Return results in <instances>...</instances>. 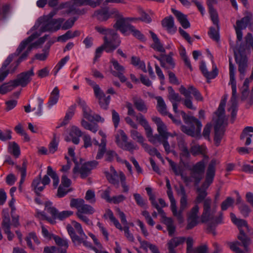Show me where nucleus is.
I'll return each mask as SVG.
<instances>
[{"instance_id": "1", "label": "nucleus", "mask_w": 253, "mask_h": 253, "mask_svg": "<svg viewBox=\"0 0 253 253\" xmlns=\"http://www.w3.org/2000/svg\"><path fill=\"white\" fill-rule=\"evenodd\" d=\"M227 97L222 98L220 102L217 110L214 113L213 117V121L214 123V137L215 144L218 146L220 143L223 129L227 125L225 119L224 108L226 103Z\"/></svg>"}, {"instance_id": "2", "label": "nucleus", "mask_w": 253, "mask_h": 253, "mask_svg": "<svg viewBox=\"0 0 253 253\" xmlns=\"http://www.w3.org/2000/svg\"><path fill=\"white\" fill-rule=\"evenodd\" d=\"M95 29L100 34L105 35L104 46L107 47V53L113 52L120 45L121 41L119 35L114 30L101 26H95Z\"/></svg>"}, {"instance_id": "3", "label": "nucleus", "mask_w": 253, "mask_h": 253, "mask_svg": "<svg viewBox=\"0 0 253 253\" xmlns=\"http://www.w3.org/2000/svg\"><path fill=\"white\" fill-rule=\"evenodd\" d=\"M216 160H212L208 165L206 174L205 182L201 188L198 189V195L195 200L196 205L200 203L202 201L205 200L207 195L206 190L212 183L215 173Z\"/></svg>"}, {"instance_id": "4", "label": "nucleus", "mask_w": 253, "mask_h": 253, "mask_svg": "<svg viewBox=\"0 0 253 253\" xmlns=\"http://www.w3.org/2000/svg\"><path fill=\"white\" fill-rule=\"evenodd\" d=\"M40 35L41 34H38L37 32L32 34L27 39L21 42L16 52L14 54H10L7 57L6 59L3 62L2 67L0 69V82L2 81L8 75L9 71V70L5 69L7 66L12 61L13 57L14 56H18L19 54L26 47V46L28 45V44L32 42L34 40L39 37Z\"/></svg>"}, {"instance_id": "5", "label": "nucleus", "mask_w": 253, "mask_h": 253, "mask_svg": "<svg viewBox=\"0 0 253 253\" xmlns=\"http://www.w3.org/2000/svg\"><path fill=\"white\" fill-rule=\"evenodd\" d=\"M229 77L230 81L229 84L231 85L232 88V97L230 102L231 106L228 108V111L231 112V117L233 120L236 118L237 112V94L236 82L235 80V70L236 68L232 63V59H229Z\"/></svg>"}, {"instance_id": "6", "label": "nucleus", "mask_w": 253, "mask_h": 253, "mask_svg": "<svg viewBox=\"0 0 253 253\" xmlns=\"http://www.w3.org/2000/svg\"><path fill=\"white\" fill-rule=\"evenodd\" d=\"M181 115L186 124H189L190 127L182 126L181 130L185 133L192 137H198L200 134L201 123L196 118L187 115L184 111H180Z\"/></svg>"}, {"instance_id": "7", "label": "nucleus", "mask_w": 253, "mask_h": 253, "mask_svg": "<svg viewBox=\"0 0 253 253\" xmlns=\"http://www.w3.org/2000/svg\"><path fill=\"white\" fill-rule=\"evenodd\" d=\"M230 217L232 221L238 227L240 234L238 236V239L241 242L242 245L244 247L246 252L249 251L248 248L251 244L250 239L245 233V230H249V226L247 221L242 219L237 218L235 214L230 213Z\"/></svg>"}, {"instance_id": "8", "label": "nucleus", "mask_w": 253, "mask_h": 253, "mask_svg": "<svg viewBox=\"0 0 253 253\" xmlns=\"http://www.w3.org/2000/svg\"><path fill=\"white\" fill-rule=\"evenodd\" d=\"M247 47L245 44H241L234 50L235 58L238 65V71L240 78L243 79L248 67V60L246 56Z\"/></svg>"}, {"instance_id": "9", "label": "nucleus", "mask_w": 253, "mask_h": 253, "mask_svg": "<svg viewBox=\"0 0 253 253\" xmlns=\"http://www.w3.org/2000/svg\"><path fill=\"white\" fill-rule=\"evenodd\" d=\"M216 211V206L212 205L211 198H207L204 201L203 211L201 215V221L203 223H208L213 218Z\"/></svg>"}, {"instance_id": "10", "label": "nucleus", "mask_w": 253, "mask_h": 253, "mask_svg": "<svg viewBox=\"0 0 253 253\" xmlns=\"http://www.w3.org/2000/svg\"><path fill=\"white\" fill-rule=\"evenodd\" d=\"M205 168L206 163L204 160H202L196 163L190 169L191 173L189 177L196 185H198L202 179Z\"/></svg>"}, {"instance_id": "11", "label": "nucleus", "mask_w": 253, "mask_h": 253, "mask_svg": "<svg viewBox=\"0 0 253 253\" xmlns=\"http://www.w3.org/2000/svg\"><path fill=\"white\" fill-rule=\"evenodd\" d=\"M64 20L63 18L45 19L43 21L41 27V32H56L60 29Z\"/></svg>"}, {"instance_id": "12", "label": "nucleus", "mask_w": 253, "mask_h": 253, "mask_svg": "<svg viewBox=\"0 0 253 253\" xmlns=\"http://www.w3.org/2000/svg\"><path fill=\"white\" fill-rule=\"evenodd\" d=\"M34 75V73L33 68L19 74L15 80L11 81L14 88L18 86H26L31 81L32 78Z\"/></svg>"}, {"instance_id": "13", "label": "nucleus", "mask_w": 253, "mask_h": 253, "mask_svg": "<svg viewBox=\"0 0 253 253\" xmlns=\"http://www.w3.org/2000/svg\"><path fill=\"white\" fill-rule=\"evenodd\" d=\"M97 165L98 162L96 161L88 162L83 164L80 169L78 166H76L73 169V172L74 174L79 172L81 177L84 179L90 174L91 170Z\"/></svg>"}, {"instance_id": "14", "label": "nucleus", "mask_w": 253, "mask_h": 253, "mask_svg": "<svg viewBox=\"0 0 253 253\" xmlns=\"http://www.w3.org/2000/svg\"><path fill=\"white\" fill-rule=\"evenodd\" d=\"M134 20V18H125L122 17L118 19L114 25V27L120 31L124 35H128V32L130 28H132V25L129 23V22Z\"/></svg>"}, {"instance_id": "15", "label": "nucleus", "mask_w": 253, "mask_h": 253, "mask_svg": "<svg viewBox=\"0 0 253 253\" xmlns=\"http://www.w3.org/2000/svg\"><path fill=\"white\" fill-rule=\"evenodd\" d=\"M179 91L184 97H189L192 94L197 101H202L203 100V97L200 92L193 85H190L187 88L181 85Z\"/></svg>"}, {"instance_id": "16", "label": "nucleus", "mask_w": 253, "mask_h": 253, "mask_svg": "<svg viewBox=\"0 0 253 253\" xmlns=\"http://www.w3.org/2000/svg\"><path fill=\"white\" fill-rule=\"evenodd\" d=\"M47 35H45L43 37L40 38L37 42H35L33 43V44L30 45L27 50L25 51V52H24L22 55L19 58V59L17 60V61H16V62L15 63H14L15 65V66H14V69H12L11 70V72H14V70H15L16 68L18 66V65H19V64L22 62L23 60H25L26 59V58L27 57L28 54H29V53L30 52V51H31L32 48L33 47H36L37 46H38V45H40L42 44L43 43H44L47 38Z\"/></svg>"}, {"instance_id": "17", "label": "nucleus", "mask_w": 253, "mask_h": 253, "mask_svg": "<svg viewBox=\"0 0 253 253\" xmlns=\"http://www.w3.org/2000/svg\"><path fill=\"white\" fill-rule=\"evenodd\" d=\"M169 162L174 174L176 175H180L186 185H188L192 182L191 178L183 173L184 169L182 166L177 165L171 160H169Z\"/></svg>"}, {"instance_id": "18", "label": "nucleus", "mask_w": 253, "mask_h": 253, "mask_svg": "<svg viewBox=\"0 0 253 253\" xmlns=\"http://www.w3.org/2000/svg\"><path fill=\"white\" fill-rule=\"evenodd\" d=\"M110 62L113 65L114 69L116 71H112L111 73L113 76L118 77L120 81L122 83L125 82L126 81V78L124 75L125 73V68L120 65L118 61L114 58H112Z\"/></svg>"}, {"instance_id": "19", "label": "nucleus", "mask_w": 253, "mask_h": 253, "mask_svg": "<svg viewBox=\"0 0 253 253\" xmlns=\"http://www.w3.org/2000/svg\"><path fill=\"white\" fill-rule=\"evenodd\" d=\"M121 174H124L122 171L117 172L114 167H110V171L105 172V175L110 183L118 186L119 181H121Z\"/></svg>"}, {"instance_id": "20", "label": "nucleus", "mask_w": 253, "mask_h": 253, "mask_svg": "<svg viewBox=\"0 0 253 253\" xmlns=\"http://www.w3.org/2000/svg\"><path fill=\"white\" fill-rule=\"evenodd\" d=\"M152 120L156 124L157 126V130L163 138H168L170 136V133L167 131V126L162 121L161 119L157 117H152Z\"/></svg>"}, {"instance_id": "21", "label": "nucleus", "mask_w": 253, "mask_h": 253, "mask_svg": "<svg viewBox=\"0 0 253 253\" xmlns=\"http://www.w3.org/2000/svg\"><path fill=\"white\" fill-rule=\"evenodd\" d=\"M72 226L74 227L75 229L76 230L77 232L79 234V238L83 239V242H81V243L83 244L85 247H90L91 246V244L90 242L86 241L87 236L84 232L81 224L75 221H73L72 222Z\"/></svg>"}, {"instance_id": "22", "label": "nucleus", "mask_w": 253, "mask_h": 253, "mask_svg": "<svg viewBox=\"0 0 253 253\" xmlns=\"http://www.w3.org/2000/svg\"><path fill=\"white\" fill-rule=\"evenodd\" d=\"M171 11L183 28L187 29L190 27V24L187 19V15L174 8H171Z\"/></svg>"}, {"instance_id": "23", "label": "nucleus", "mask_w": 253, "mask_h": 253, "mask_svg": "<svg viewBox=\"0 0 253 253\" xmlns=\"http://www.w3.org/2000/svg\"><path fill=\"white\" fill-rule=\"evenodd\" d=\"M162 24L169 33L173 34L176 31L177 29L174 26V19L171 16L164 18L162 21Z\"/></svg>"}, {"instance_id": "24", "label": "nucleus", "mask_w": 253, "mask_h": 253, "mask_svg": "<svg viewBox=\"0 0 253 253\" xmlns=\"http://www.w3.org/2000/svg\"><path fill=\"white\" fill-rule=\"evenodd\" d=\"M253 20V15L251 13H247L246 15L241 20H237L235 28L243 30L245 29Z\"/></svg>"}, {"instance_id": "25", "label": "nucleus", "mask_w": 253, "mask_h": 253, "mask_svg": "<svg viewBox=\"0 0 253 253\" xmlns=\"http://www.w3.org/2000/svg\"><path fill=\"white\" fill-rule=\"evenodd\" d=\"M223 214L222 212H220L217 216L215 217L214 216L213 219L208 222V231L211 232L214 235L215 234L214 231L215 227L218 224L223 223Z\"/></svg>"}, {"instance_id": "26", "label": "nucleus", "mask_w": 253, "mask_h": 253, "mask_svg": "<svg viewBox=\"0 0 253 253\" xmlns=\"http://www.w3.org/2000/svg\"><path fill=\"white\" fill-rule=\"evenodd\" d=\"M185 238L181 237H174L168 242L169 253H176L174 249L184 242Z\"/></svg>"}, {"instance_id": "27", "label": "nucleus", "mask_w": 253, "mask_h": 253, "mask_svg": "<svg viewBox=\"0 0 253 253\" xmlns=\"http://www.w3.org/2000/svg\"><path fill=\"white\" fill-rule=\"evenodd\" d=\"M200 69L204 76L208 79H212L215 78L218 74L216 66H215V68H214L213 66L212 71L211 72H209L206 67L205 63L204 61H202L201 62Z\"/></svg>"}, {"instance_id": "28", "label": "nucleus", "mask_w": 253, "mask_h": 253, "mask_svg": "<svg viewBox=\"0 0 253 253\" xmlns=\"http://www.w3.org/2000/svg\"><path fill=\"white\" fill-rule=\"evenodd\" d=\"M83 117L90 122H104V119L98 115H95L88 107L83 111Z\"/></svg>"}, {"instance_id": "29", "label": "nucleus", "mask_w": 253, "mask_h": 253, "mask_svg": "<svg viewBox=\"0 0 253 253\" xmlns=\"http://www.w3.org/2000/svg\"><path fill=\"white\" fill-rule=\"evenodd\" d=\"M86 83L88 85L91 86L93 89L94 95L97 99L100 98V97H104L105 95L102 89L99 87V85L96 84L93 81L89 78H86L85 79Z\"/></svg>"}, {"instance_id": "30", "label": "nucleus", "mask_w": 253, "mask_h": 253, "mask_svg": "<svg viewBox=\"0 0 253 253\" xmlns=\"http://www.w3.org/2000/svg\"><path fill=\"white\" fill-rule=\"evenodd\" d=\"M155 99L157 100V109L158 112L163 115H168L169 113L167 110L166 104L163 98L160 96H156Z\"/></svg>"}, {"instance_id": "31", "label": "nucleus", "mask_w": 253, "mask_h": 253, "mask_svg": "<svg viewBox=\"0 0 253 253\" xmlns=\"http://www.w3.org/2000/svg\"><path fill=\"white\" fill-rule=\"evenodd\" d=\"M2 228L7 235L8 240L11 241L14 237V234L10 231V220L8 216H5L2 222Z\"/></svg>"}, {"instance_id": "32", "label": "nucleus", "mask_w": 253, "mask_h": 253, "mask_svg": "<svg viewBox=\"0 0 253 253\" xmlns=\"http://www.w3.org/2000/svg\"><path fill=\"white\" fill-rule=\"evenodd\" d=\"M67 230L68 231V234H69L71 237L72 241L74 244V245L75 246H78L81 245L82 244L81 242H83V239L80 238L79 236L76 234L75 232V228L72 226V225H68L67 226Z\"/></svg>"}, {"instance_id": "33", "label": "nucleus", "mask_w": 253, "mask_h": 253, "mask_svg": "<svg viewBox=\"0 0 253 253\" xmlns=\"http://www.w3.org/2000/svg\"><path fill=\"white\" fill-rule=\"evenodd\" d=\"M74 4L76 6L89 5L93 8L100 5L102 0H97L94 1L92 0H73Z\"/></svg>"}, {"instance_id": "34", "label": "nucleus", "mask_w": 253, "mask_h": 253, "mask_svg": "<svg viewBox=\"0 0 253 253\" xmlns=\"http://www.w3.org/2000/svg\"><path fill=\"white\" fill-rule=\"evenodd\" d=\"M117 144L120 148L124 150L128 151L131 153L134 150H137L138 149V146L136 145H135L132 142H128L126 141V142H124L123 143L120 139H119L118 137H117Z\"/></svg>"}, {"instance_id": "35", "label": "nucleus", "mask_w": 253, "mask_h": 253, "mask_svg": "<svg viewBox=\"0 0 253 253\" xmlns=\"http://www.w3.org/2000/svg\"><path fill=\"white\" fill-rule=\"evenodd\" d=\"M59 97V90L57 86H55L51 91L48 102L47 107L51 108L54 105L56 104Z\"/></svg>"}, {"instance_id": "36", "label": "nucleus", "mask_w": 253, "mask_h": 253, "mask_svg": "<svg viewBox=\"0 0 253 253\" xmlns=\"http://www.w3.org/2000/svg\"><path fill=\"white\" fill-rule=\"evenodd\" d=\"M82 132L80 129L76 126H72L70 135L72 139V142L75 144H78L80 142V137L82 135Z\"/></svg>"}, {"instance_id": "37", "label": "nucleus", "mask_w": 253, "mask_h": 253, "mask_svg": "<svg viewBox=\"0 0 253 253\" xmlns=\"http://www.w3.org/2000/svg\"><path fill=\"white\" fill-rule=\"evenodd\" d=\"M93 16L100 21H106L110 18L109 10L107 8L96 10L94 12Z\"/></svg>"}, {"instance_id": "38", "label": "nucleus", "mask_w": 253, "mask_h": 253, "mask_svg": "<svg viewBox=\"0 0 253 253\" xmlns=\"http://www.w3.org/2000/svg\"><path fill=\"white\" fill-rule=\"evenodd\" d=\"M170 209L173 215L176 217L178 221L180 223H182L184 221V217L183 214H181L179 211H177L176 204L175 199L170 200Z\"/></svg>"}, {"instance_id": "39", "label": "nucleus", "mask_w": 253, "mask_h": 253, "mask_svg": "<svg viewBox=\"0 0 253 253\" xmlns=\"http://www.w3.org/2000/svg\"><path fill=\"white\" fill-rule=\"evenodd\" d=\"M32 240H33L34 242L38 245L40 243V241L38 239L36 234L34 232L30 233L25 238V241L27 242L28 247L32 250H35V248L32 245Z\"/></svg>"}, {"instance_id": "40", "label": "nucleus", "mask_w": 253, "mask_h": 253, "mask_svg": "<svg viewBox=\"0 0 253 253\" xmlns=\"http://www.w3.org/2000/svg\"><path fill=\"white\" fill-rule=\"evenodd\" d=\"M39 176V177L34 179L32 182V186L37 194H39L44 189L45 187V185L41 182V174H40Z\"/></svg>"}, {"instance_id": "41", "label": "nucleus", "mask_w": 253, "mask_h": 253, "mask_svg": "<svg viewBox=\"0 0 253 253\" xmlns=\"http://www.w3.org/2000/svg\"><path fill=\"white\" fill-rule=\"evenodd\" d=\"M8 152L12 154L16 158L20 155V147L15 142H9L8 147Z\"/></svg>"}, {"instance_id": "42", "label": "nucleus", "mask_w": 253, "mask_h": 253, "mask_svg": "<svg viewBox=\"0 0 253 253\" xmlns=\"http://www.w3.org/2000/svg\"><path fill=\"white\" fill-rule=\"evenodd\" d=\"M130 137L134 141H137L140 143L141 146L144 144V138L143 135L139 132L136 129H131L130 131Z\"/></svg>"}, {"instance_id": "43", "label": "nucleus", "mask_w": 253, "mask_h": 253, "mask_svg": "<svg viewBox=\"0 0 253 253\" xmlns=\"http://www.w3.org/2000/svg\"><path fill=\"white\" fill-rule=\"evenodd\" d=\"M47 174L52 179L53 186L55 188H56L58 185L59 182V179L57 173L52 169L51 167L48 166L47 168Z\"/></svg>"}, {"instance_id": "44", "label": "nucleus", "mask_w": 253, "mask_h": 253, "mask_svg": "<svg viewBox=\"0 0 253 253\" xmlns=\"http://www.w3.org/2000/svg\"><path fill=\"white\" fill-rule=\"evenodd\" d=\"M142 147L149 155L156 156L158 158H161V155L156 148L151 147L146 143L143 144Z\"/></svg>"}, {"instance_id": "45", "label": "nucleus", "mask_w": 253, "mask_h": 253, "mask_svg": "<svg viewBox=\"0 0 253 253\" xmlns=\"http://www.w3.org/2000/svg\"><path fill=\"white\" fill-rule=\"evenodd\" d=\"M76 108V105H73L69 107L66 114L64 120L62 122L61 126L67 124L68 123L69 121L72 119V118L73 117L75 114Z\"/></svg>"}, {"instance_id": "46", "label": "nucleus", "mask_w": 253, "mask_h": 253, "mask_svg": "<svg viewBox=\"0 0 253 253\" xmlns=\"http://www.w3.org/2000/svg\"><path fill=\"white\" fill-rule=\"evenodd\" d=\"M169 95L168 98L170 101L172 103H176V102H180L181 100V97L179 95L175 93L171 87L168 88Z\"/></svg>"}, {"instance_id": "47", "label": "nucleus", "mask_w": 253, "mask_h": 253, "mask_svg": "<svg viewBox=\"0 0 253 253\" xmlns=\"http://www.w3.org/2000/svg\"><path fill=\"white\" fill-rule=\"evenodd\" d=\"M44 205V210L47 212L50 213L54 219L56 218L58 214V211L56 209V208L52 206V203L50 202H46L45 203Z\"/></svg>"}, {"instance_id": "48", "label": "nucleus", "mask_w": 253, "mask_h": 253, "mask_svg": "<svg viewBox=\"0 0 253 253\" xmlns=\"http://www.w3.org/2000/svg\"><path fill=\"white\" fill-rule=\"evenodd\" d=\"M81 125L85 129L90 130V131L96 133L98 130V126L97 124H91L84 120L81 121Z\"/></svg>"}, {"instance_id": "49", "label": "nucleus", "mask_w": 253, "mask_h": 253, "mask_svg": "<svg viewBox=\"0 0 253 253\" xmlns=\"http://www.w3.org/2000/svg\"><path fill=\"white\" fill-rule=\"evenodd\" d=\"M206 147L204 145H195L191 146L190 151L193 155L205 153Z\"/></svg>"}, {"instance_id": "50", "label": "nucleus", "mask_w": 253, "mask_h": 253, "mask_svg": "<svg viewBox=\"0 0 253 253\" xmlns=\"http://www.w3.org/2000/svg\"><path fill=\"white\" fill-rule=\"evenodd\" d=\"M134 104L136 108L140 112H146L147 107L143 100L141 99H136L134 100Z\"/></svg>"}, {"instance_id": "51", "label": "nucleus", "mask_w": 253, "mask_h": 253, "mask_svg": "<svg viewBox=\"0 0 253 253\" xmlns=\"http://www.w3.org/2000/svg\"><path fill=\"white\" fill-rule=\"evenodd\" d=\"M26 163L24 161L21 167L16 165V169L21 172V179L20 180V184H22L25 179L26 176Z\"/></svg>"}, {"instance_id": "52", "label": "nucleus", "mask_w": 253, "mask_h": 253, "mask_svg": "<svg viewBox=\"0 0 253 253\" xmlns=\"http://www.w3.org/2000/svg\"><path fill=\"white\" fill-rule=\"evenodd\" d=\"M219 29L216 27V28L213 27L210 28L208 35L212 40L218 42L219 40Z\"/></svg>"}, {"instance_id": "53", "label": "nucleus", "mask_w": 253, "mask_h": 253, "mask_svg": "<svg viewBox=\"0 0 253 253\" xmlns=\"http://www.w3.org/2000/svg\"><path fill=\"white\" fill-rule=\"evenodd\" d=\"M84 203V201L83 199L73 198L70 201V206L72 208H75L77 209V212H79Z\"/></svg>"}, {"instance_id": "54", "label": "nucleus", "mask_w": 253, "mask_h": 253, "mask_svg": "<svg viewBox=\"0 0 253 253\" xmlns=\"http://www.w3.org/2000/svg\"><path fill=\"white\" fill-rule=\"evenodd\" d=\"M95 212L94 208L90 205L85 204V202L84 203L82 206L80 210H79V213L92 214Z\"/></svg>"}, {"instance_id": "55", "label": "nucleus", "mask_w": 253, "mask_h": 253, "mask_svg": "<svg viewBox=\"0 0 253 253\" xmlns=\"http://www.w3.org/2000/svg\"><path fill=\"white\" fill-rule=\"evenodd\" d=\"M56 244L62 249H67L68 248V240L65 238H62L58 236L54 237Z\"/></svg>"}, {"instance_id": "56", "label": "nucleus", "mask_w": 253, "mask_h": 253, "mask_svg": "<svg viewBox=\"0 0 253 253\" xmlns=\"http://www.w3.org/2000/svg\"><path fill=\"white\" fill-rule=\"evenodd\" d=\"M14 88V85L11 81L7 84H3L0 86V94H4Z\"/></svg>"}, {"instance_id": "57", "label": "nucleus", "mask_w": 253, "mask_h": 253, "mask_svg": "<svg viewBox=\"0 0 253 253\" xmlns=\"http://www.w3.org/2000/svg\"><path fill=\"white\" fill-rule=\"evenodd\" d=\"M131 63L135 66H138L144 72H146L145 64L144 62L141 61L139 58L136 57H132L131 58Z\"/></svg>"}, {"instance_id": "58", "label": "nucleus", "mask_w": 253, "mask_h": 253, "mask_svg": "<svg viewBox=\"0 0 253 253\" xmlns=\"http://www.w3.org/2000/svg\"><path fill=\"white\" fill-rule=\"evenodd\" d=\"M110 96H106L104 95V97H100V98L97 99L98 100L99 104L100 107L103 109H107L108 108V105L110 101Z\"/></svg>"}, {"instance_id": "59", "label": "nucleus", "mask_w": 253, "mask_h": 253, "mask_svg": "<svg viewBox=\"0 0 253 253\" xmlns=\"http://www.w3.org/2000/svg\"><path fill=\"white\" fill-rule=\"evenodd\" d=\"M199 207L198 205H195L188 213V217L199 219Z\"/></svg>"}, {"instance_id": "60", "label": "nucleus", "mask_w": 253, "mask_h": 253, "mask_svg": "<svg viewBox=\"0 0 253 253\" xmlns=\"http://www.w3.org/2000/svg\"><path fill=\"white\" fill-rule=\"evenodd\" d=\"M69 58L70 57L69 56H66L65 57L60 60V61L54 67V75H56L59 71L65 65V64L69 60Z\"/></svg>"}, {"instance_id": "61", "label": "nucleus", "mask_w": 253, "mask_h": 253, "mask_svg": "<svg viewBox=\"0 0 253 253\" xmlns=\"http://www.w3.org/2000/svg\"><path fill=\"white\" fill-rule=\"evenodd\" d=\"M209 12L211 15V20L212 21L213 24L217 26L218 29H219V21L216 11L213 9V8H211L209 9Z\"/></svg>"}, {"instance_id": "62", "label": "nucleus", "mask_w": 253, "mask_h": 253, "mask_svg": "<svg viewBox=\"0 0 253 253\" xmlns=\"http://www.w3.org/2000/svg\"><path fill=\"white\" fill-rule=\"evenodd\" d=\"M11 133V131L9 129L2 131L0 129V140L3 141L10 140L12 138Z\"/></svg>"}, {"instance_id": "63", "label": "nucleus", "mask_w": 253, "mask_h": 253, "mask_svg": "<svg viewBox=\"0 0 253 253\" xmlns=\"http://www.w3.org/2000/svg\"><path fill=\"white\" fill-rule=\"evenodd\" d=\"M239 210L241 213L244 217L248 216L250 212H251V210L249 207L244 203H241L240 204V205L239 206Z\"/></svg>"}, {"instance_id": "64", "label": "nucleus", "mask_w": 253, "mask_h": 253, "mask_svg": "<svg viewBox=\"0 0 253 253\" xmlns=\"http://www.w3.org/2000/svg\"><path fill=\"white\" fill-rule=\"evenodd\" d=\"M230 249L236 253H245L243 251L239 248V246L241 245L240 243L236 241L230 242L229 243Z\"/></svg>"}]
</instances>
